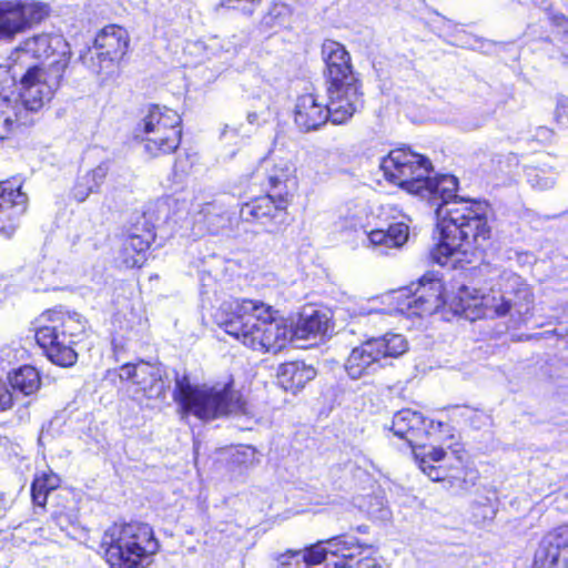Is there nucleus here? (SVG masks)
Returning a JSON list of instances; mask_svg holds the SVG:
<instances>
[{
    "instance_id": "obj_35",
    "label": "nucleus",
    "mask_w": 568,
    "mask_h": 568,
    "mask_svg": "<svg viewBox=\"0 0 568 568\" xmlns=\"http://www.w3.org/2000/svg\"><path fill=\"white\" fill-rule=\"evenodd\" d=\"M197 216L200 222L207 223V230L210 232H215L220 224L225 221L221 209L217 210L213 203L202 204L197 211Z\"/></svg>"
},
{
    "instance_id": "obj_37",
    "label": "nucleus",
    "mask_w": 568,
    "mask_h": 568,
    "mask_svg": "<svg viewBox=\"0 0 568 568\" xmlns=\"http://www.w3.org/2000/svg\"><path fill=\"white\" fill-rule=\"evenodd\" d=\"M261 0H222L220 6L239 10L251 16Z\"/></svg>"
},
{
    "instance_id": "obj_16",
    "label": "nucleus",
    "mask_w": 568,
    "mask_h": 568,
    "mask_svg": "<svg viewBox=\"0 0 568 568\" xmlns=\"http://www.w3.org/2000/svg\"><path fill=\"white\" fill-rule=\"evenodd\" d=\"M326 93V104L333 124L346 123L364 105L363 92L356 77L328 83Z\"/></svg>"
},
{
    "instance_id": "obj_3",
    "label": "nucleus",
    "mask_w": 568,
    "mask_h": 568,
    "mask_svg": "<svg viewBox=\"0 0 568 568\" xmlns=\"http://www.w3.org/2000/svg\"><path fill=\"white\" fill-rule=\"evenodd\" d=\"M230 308L232 315L221 325L229 335L253 351L277 353L293 338L285 320L274 317L272 307L263 302L236 301Z\"/></svg>"
},
{
    "instance_id": "obj_21",
    "label": "nucleus",
    "mask_w": 568,
    "mask_h": 568,
    "mask_svg": "<svg viewBox=\"0 0 568 568\" xmlns=\"http://www.w3.org/2000/svg\"><path fill=\"white\" fill-rule=\"evenodd\" d=\"M294 121L304 132L317 130L331 121L327 104L313 93L303 94L297 98Z\"/></svg>"
},
{
    "instance_id": "obj_32",
    "label": "nucleus",
    "mask_w": 568,
    "mask_h": 568,
    "mask_svg": "<svg viewBox=\"0 0 568 568\" xmlns=\"http://www.w3.org/2000/svg\"><path fill=\"white\" fill-rule=\"evenodd\" d=\"M408 235V225L404 222H398L390 224L386 231L381 229L373 230L367 234V237L374 246L400 247L407 242Z\"/></svg>"
},
{
    "instance_id": "obj_41",
    "label": "nucleus",
    "mask_w": 568,
    "mask_h": 568,
    "mask_svg": "<svg viewBox=\"0 0 568 568\" xmlns=\"http://www.w3.org/2000/svg\"><path fill=\"white\" fill-rule=\"evenodd\" d=\"M37 477L43 481L44 487L49 488L50 491L59 486V477L53 473H42Z\"/></svg>"
},
{
    "instance_id": "obj_9",
    "label": "nucleus",
    "mask_w": 568,
    "mask_h": 568,
    "mask_svg": "<svg viewBox=\"0 0 568 568\" xmlns=\"http://www.w3.org/2000/svg\"><path fill=\"white\" fill-rule=\"evenodd\" d=\"M136 135L151 156L172 153L181 142V116L166 106L151 105L139 124Z\"/></svg>"
},
{
    "instance_id": "obj_36",
    "label": "nucleus",
    "mask_w": 568,
    "mask_h": 568,
    "mask_svg": "<svg viewBox=\"0 0 568 568\" xmlns=\"http://www.w3.org/2000/svg\"><path fill=\"white\" fill-rule=\"evenodd\" d=\"M528 175L532 187L539 190H548L552 187L556 180L554 173L546 174L544 171L537 169L531 170Z\"/></svg>"
},
{
    "instance_id": "obj_44",
    "label": "nucleus",
    "mask_w": 568,
    "mask_h": 568,
    "mask_svg": "<svg viewBox=\"0 0 568 568\" xmlns=\"http://www.w3.org/2000/svg\"><path fill=\"white\" fill-rule=\"evenodd\" d=\"M10 503L4 496L3 493L0 491V518H2L6 511L9 509Z\"/></svg>"
},
{
    "instance_id": "obj_33",
    "label": "nucleus",
    "mask_w": 568,
    "mask_h": 568,
    "mask_svg": "<svg viewBox=\"0 0 568 568\" xmlns=\"http://www.w3.org/2000/svg\"><path fill=\"white\" fill-rule=\"evenodd\" d=\"M9 382L14 390L28 396L34 394L41 385L39 372L30 365H24L9 376Z\"/></svg>"
},
{
    "instance_id": "obj_14",
    "label": "nucleus",
    "mask_w": 568,
    "mask_h": 568,
    "mask_svg": "<svg viewBox=\"0 0 568 568\" xmlns=\"http://www.w3.org/2000/svg\"><path fill=\"white\" fill-rule=\"evenodd\" d=\"M14 61H24L28 57L41 60L39 67L64 73L70 61L68 42L59 34H38L24 40L16 49Z\"/></svg>"
},
{
    "instance_id": "obj_47",
    "label": "nucleus",
    "mask_w": 568,
    "mask_h": 568,
    "mask_svg": "<svg viewBox=\"0 0 568 568\" xmlns=\"http://www.w3.org/2000/svg\"><path fill=\"white\" fill-rule=\"evenodd\" d=\"M229 130H231V128H230V125H229V124H226V125L224 126V129H223V131H222L221 135H222V136H225V135L227 134Z\"/></svg>"
},
{
    "instance_id": "obj_17",
    "label": "nucleus",
    "mask_w": 568,
    "mask_h": 568,
    "mask_svg": "<svg viewBox=\"0 0 568 568\" xmlns=\"http://www.w3.org/2000/svg\"><path fill=\"white\" fill-rule=\"evenodd\" d=\"M121 382L131 383L136 399L140 396L149 399L162 398L165 395L166 385L162 377V369L150 363L124 364L118 369Z\"/></svg>"
},
{
    "instance_id": "obj_4",
    "label": "nucleus",
    "mask_w": 568,
    "mask_h": 568,
    "mask_svg": "<svg viewBox=\"0 0 568 568\" xmlns=\"http://www.w3.org/2000/svg\"><path fill=\"white\" fill-rule=\"evenodd\" d=\"M230 308L232 315L221 325L229 335L253 351L277 353L293 338L285 320L274 317L272 307L263 302L236 301Z\"/></svg>"
},
{
    "instance_id": "obj_29",
    "label": "nucleus",
    "mask_w": 568,
    "mask_h": 568,
    "mask_svg": "<svg viewBox=\"0 0 568 568\" xmlns=\"http://www.w3.org/2000/svg\"><path fill=\"white\" fill-rule=\"evenodd\" d=\"M316 376L312 366L302 362L285 363L280 367L278 382L283 388L295 393Z\"/></svg>"
},
{
    "instance_id": "obj_49",
    "label": "nucleus",
    "mask_w": 568,
    "mask_h": 568,
    "mask_svg": "<svg viewBox=\"0 0 568 568\" xmlns=\"http://www.w3.org/2000/svg\"><path fill=\"white\" fill-rule=\"evenodd\" d=\"M263 21H264L265 23H268V22H267V17H264Z\"/></svg>"
},
{
    "instance_id": "obj_2",
    "label": "nucleus",
    "mask_w": 568,
    "mask_h": 568,
    "mask_svg": "<svg viewBox=\"0 0 568 568\" xmlns=\"http://www.w3.org/2000/svg\"><path fill=\"white\" fill-rule=\"evenodd\" d=\"M63 72L30 67L20 81L19 99L14 97V75L6 65H0V140L12 131L17 123L28 124V112L39 111L59 89Z\"/></svg>"
},
{
    "instance_id": "obj_10",
    "label": "nucleus",
    "mask_w": 568,
    "mask_h": 568,
    "mask_svg": "<svg viewBox=\"0 0 568 568\" xmlns=\"http://www.w3.org/2000/svg\"><path fill=\"white\" fill-rule=\"evenodd\" d=\"M371 548L354 536L341 535L293 550V554L307 567L324 564V568H353L354 559Z\"/></svg>"
},
{
    "instance_id": "obj_22",
    "label": "nucleus",
    "mask_w": 568,
    "mask_h": 568,
    "mask_svg": "<svg viewBox=\"0 0 568 568\" xmlns=\"http://www.w3.org/2000/svg\"><path fill=\"white\" fill-rule=\"evenodd\" d=\"M270 164L268 160H264L262 163L270 186L268 191L275 195L281 194L291 202L297 189L294 166L284 160L273 163L272 166Z\"/></svg>"
},
{
    "instance_id": "obj_6",
    "label": "nucleus",
    "mask_w": 568,
    "mask_h": 568,
    "mask_svg": "<svg viewBox=\"0 0 568 568\" xmlns=\"http://www.w3.org/2000/svg\"><path fill=\"white\" fill-rule=\"evenodd\" d=\"M175 400L200 419H213L244 410L245 403L230 384L194 386L186 376L176 377Z\"/></svg>"
},
{
    "instance_id": "obj_11",
    "label": "nucleus",
    "mask_w": 568,
    "mask_h": 568,
    "mask_svg": "<svg viewBox=\"0 0 568 568\" xmlns=\"http://www.w3.org/2000/svg\"><path fill=\"white\" fill-rule=\"evenodd\" d=\"M381 170L389 182L409 193L422 194L433 165L426 156L408 148H398L382 160Z\"/></svg>"
},
{
    "instance_id": "obj_38",
    "label": "nucleus",
    "mask_w": 568,
    "mask_h": 568,
    "mask_svg": "<svg viewBox=\"0 0 568 568\" xmlns=\"http://www.w3.org/2000/svg\"><path fill=\"white\" fill-rule=\"evenodd\" d=\"M49 493V488H45L43 481L36 476L31 486V495L33 503L39 507H43L47 503Z\"/></svg>"
},
{
    "instance_id": "obj_39",
    "label": "nucleus",
    "mask_w": 568,
    "mask_h": 568,
    "mask_svg": "<svg viewBox=\"0 0 568 568\" xmlns=\"http://www.w3.org/2000/svg\"><path fill=\"white\" fill-rule=\"evenodd\" d=\"M277 564L278 568H315L303 566L302 560L297 559V557L293 554V550L281 554L277 557Z\"/></svg>"
},
{
    "instance_id": "obj_23",
    "label": "nucleus",
    "mask_w": 568,
    "mask_h": 568,
    "mask_svg": "<svg viewBox=\"0 0 568 568\" xmlns=\"http://www.w3.org/2000/svg\"><path fill=\"white\" fill-rule=\"evenodd\" d=\"M458 181L454 175L443 174L425 179L422 196H429L437 207H452L456 202H466L469 199L458 197L456 191Z\"/></svg>"
},
{
    "instance_id": "obj_25",
    "label": "nucleus",
    "mask_w": 568,
    "mask_h": 568,
    "mask_svg": "<svg viewBox=\"0 0 568 568\" xmlns=\"http://www.w3.org/2000/svg\"><path fill=\"white\" fill-rule=\"evenodd\" d=\"M506 287L510 300L509 314L526 320L531 315L534 294L530 286L520 276L509 273L506 275Z\"/></svg>"
},
{
    "instance_id": "obj_27",
    "label": "nucleus",
    "mask_w": 568,
    "mask_h": 568,
    "mask_svg": "<svg viewBox=\"0 0 568 568\" xmlns=\"http://www.w3.org/2000/svg\"><path fill=\"white\" fill-rule=\"evenodd\" d=\"M329 328L326 313L317 310H304L294 329L293 338L308 339L325 335Z\"/></svg>"
},
{
    "instance_id": "obj_43",
    "label": "nucleus",
    "mask_w": 568,
    "mask_h": 568,
    "mask_svg": "<svg viewBox=\"0 0 568 568\" xmlns=\"http://www.w3.org/2000/svg\"><path fill=\"white\" fill-rule=\"evenodd\" d=\"M29 528L28 527H23V526H18L16 529H14V532H13V539L14 540H18V539H21L23 541H28L29 544H34L37 542V539L36 538H31L29 537V539H27L24 537V532L26 530H28Z\"/></svg>"
},
{
    "instance_id": "obj_12",
    "label": "nucleus",
    "mask_w": 568,
    "mask_h": 568,
    "mask_svg": "<svg viewBox=\"0 0 568 568\" xmlns=\"http://www.w3.org/2000/svg\"><path fill=\"white\" fill-rule=\"evenodd\" d=\"M440 280L425 275L417 284L392 292L387 298L394 307L389 313L423 316L437 312L444 304Z\"/></svg>"
},
{
    "instance_id": "obj_34",
    "label": "nucleus",
    "mask_w": 568,
    "mask_h": 568,
    "mask_svg": "<svg viewBox=\"0 0 568 568\" xmlns=\"http://www.w3.org/2000/svg\"><path fill=\"white\" fill-rule=\"evenodd\" d=\"M77 515L72 509H63L53 513L50 527L59 528L60 531L65 532L67 536H71L77 528Z\"/></svg>"
},
{
    "instance_id": "obj_19",
    "label": "nucleus",
    "mask_w": 568,
    "mask_h": 568,
    "mask_svg": "<svg viewBox=\"0 0 568 568\" xmlns=\"http://www.w3.org/2000/svg\"><path fill=\"white\" fill-rule=\"evenodd\" d=\"M28 196L21 185L0 183V234L11 237L17 229L16 221L26 212Z\"/></svg>"
},
{
    "instance_id": "obj_1",
    "label": "nucleus",
    "mask_w": 568,
    "mask_h": 568,
    "mask_svg": "<svg viewBox=\"0 0 568 568\" xmlns=\"http://www.w3.org/2000/svg\"><path fill=\"white\" fill-rule=\"evenodd\" d=\"M489 211L486 202L471 199L452 207H437L439 241L429 253L432 261L443 266L450 263L453 267L470 262L469 256L490 237Z\"/></svg>"
},
{
    "instance_id": "obj_40",
    "label": "nucleus",
    "mask_w": 568,
    "mask_h": 568,
    "mask_svg": "<svg viewBox=\"0 0 568 568\" xmlns=\"http://www.w3.org/2000/svg\"><path fill=\"white\" fill-rule=\"evenodd\" d=\"M555 116L559 124L568 126V100L558 101Z\"/></svg>"
},
{
    "instance_id": "obj_26",
    "label": "nucleus",
    "mask_w": 568,
    "mask_h": 568,
    "mask_svg": "<svg viewBox=\"0 0 568 568\" xmlns=\"http://www.w3.org/2000/svg\"><path fill=\"white\" fill-rule=\"evenodd\" d=\"M390 429L394 435L405 439L414 447L422 435L426 433L425 418L418 412L409 408L402 409L394 415Z\"/></svg>"
},
{
    "instance_id": "obj_28",
    "label": "nucleus",
    "mask_w": 568,
    "mask_h": 568,
    "mask_svg": "<svg viewBox=\"0 0 568 568\" xmlns=\"http://www.w3.org/2000/svg\"><path fill=\"white\" fill-rule=\"evenodd\" d=\"M153 240L151 231L129 234L122 243L121 260L126 267H139L145 261V252Z\"/></svg>"
},
{
    "instance_id": "obj_30",
    "label": "nucleus",
    "mask_w": 568,
    "mask_h": 568,
    "mask_svg": "<svg viewBox=\"0 0 568 568\" xmlns=\"http://www.w3.org/2000/svg\"><path fill=\"white\" fill-rule=\"evenodd\" d=\"M109 171L110 163L108 161H103L94 169L80 175L73 187L74 199L79 202H83L90 196V194L98 192L104 183Z\"/></svg>"
},
{
    "instance_id": "obj_42",
    "label": "nucleus",
    "mask_w": 568,
    "mask_h": 568,
    "mask_svg": "<svg viewBox=\"0 0 568 568\" xmlns=\"http://www.w3.org/2000/svg\"><path fill=\"white\" fill-rule=\"evenodd\" d=\"M12 394L7 388L6 384L0 381V410H4L11 406Z\"/></svg>"
},
{
    "instance_id": "obj_8",
    "label": "nucleus",
    "mask_w": 568,
    "mask_h": 568,
    "mask_svg": "<svg viewBox=\"0 0 568 568\" xmlns=\"http://www.w3.org/2000/svg\"><path fill=\"white\" fill-rule=\"evenodd\" d=\"M407 348V341L400 334L387 333L368 338L351 351L344 364L345 372L352 379L371 377L385 366L384 361L403 355Z\"/></svg>"
},
{
    "instance_id": "obj_48",
    "label": "nucleus",
    "mask_w": 568,
    "mask_h": 568,
    "mask_svg": "<svg viewBox=\"0 0 568 568\" xmlns=\"http://www.w3.org/2000/svg\"><path fill=\"white\" fill-rule=\"evenodd\" d=\"M357 530H358L359 532L365 534V532L367 531V527H366V526H359V527H357Z\"/></svg>"
},
{
    "instance_id": "obj_7",
    "label": "nucleus",
    "mask_w": 568,
    "mask_h": 568,
    "mask_svg": "<svg viewBox=\"0 0 568 568\" xmlns=\"http://www.w3.org/2000/svg\"><path fill=\"white\" fill-rule=\"evenodd\" d=\"M85 331V321L78 313L51 312L48 323L36 332V339L47 357L55 365L72 366L78 358L75 338Z\"/></svg>"
},
{
    "instance_id": "obj_15",
    "label": "nucleus",
    "mask_w": 568,
    "mask_h": 568,
    "mask_svg": "<svg viewBox=\"0 0 568 568\" xmlns=\"http://www.w3.org/2000/svg\"><path fill=\"white\" fill-rule=\"evenodd\" d=\"M49 14L48 4L39 1L0 2V40H12Z\"/></svg>"
},
{
    "instance_id": "obj_46",
    "label": "nucleus",
    "mask_w": 568,
    "mask_h": 568,
    "mask_svg": "<svg viewBox=\"0 0 568 568\" xmlns=\"http://www.w3.org/2000/svg\"><path fill=\"white\" fill-rule=\"evenodd\" d=\"M261 114L256 111H251L246 115V120L250 124H260Z\"/></svg>"
},
{
    "instance_id": "obj_20",
    "label": "nucleus",
    "mask_w": 568,
    "mask_h": 568,
    "mask_svg": "<svg viewBox=\"0 0 568 568\" xmlns=\"http://www.w3.org/2000/svg\"><path fill=\"white\" fill-rule=\"evenodd\" d=\"M291 202L286 201L281 194L268 193L245 203L240 211V215L244 221H260L266 223L277 219H283L286 209Z\"/></svg>"
},
{
    "instance_id": "obj_5",
    "label": "nucleus",
    "mask_w": 568,
    "mask_h": 568,
    "mask_svg": "<svg viewBox=\"0 0 568 568\" xmlns=\"http://www.w3.org/2000/svg\"><path fill=\"white\" fill-rule=\"evenodd\" d=\"M101 547L111 568H146L160 545L150 525L132 521L109 527Z\"/></svg>"
},
{
    "instance_id": "obj_31",
    "label": "nucleus",
    "mask_w": 568,
    "mask_h": 568,
    "mask_svg": "<svg viewBox=\"0 0 568 568\" xmlns=\"http://www.w3.org/2000/svg\"><path fill=\"white\" fill-rule=\"evenodd\" d=\"M416 462L422 471L427 475L432 480H444L447 476V469L443 466H435L434 463H439L445 459L446 452L442 447H419V452L414 450Z\"/></svg>"
},
{
    "instance_id": "obj_24",
    "label": "nucleus",
    "mask_w": 568,
    "mask_h": 568,
    "mask_svg": "<svg viewBox=\"0 0 568 568\" xmlns=\"http://www.w3.org/2000/svg\"><path fill=\"white\" fill-rule=\"evenodd\" d=\"M322 54L327 68L328 83L356 77L352 70L351 57L341 43L326 40L322 47Z\"/></svg>"
},
{
    "instance_id": "obj_45",
    "label": "nucleus",
    "mask_w": 568,
    "mask_h": 568,
    "mask_svg": "<svg viewBox=\"0 0 568 568\" xmlns=\"http://www.w3.org/2000/svg\"><path fill=\"white\" fill-rule=\"evenodd\" d=\"M358 565L364 566L365 568H382V566L377 564L375 559L371 558L359 560Z\"/></svg>"
},
{
    "instance_id": "obj_13",
    "label": "nucleus",
    "mask_w": 568,
    "mask_h": 568,
    "mask_svg": "<svg viewBox=\"0 0 568 568\" xmlns=\"http://www.w3.org/2000/svg\"><path fill=\"white\" fill-rule=\"evenodd\" d=\"M129 41L125 29L115 24L106 26L95 36L93 47L80 58L94 73H108L126 53Z\"/></svg>"
},
{
    "instance_id": "obj_18",
    "label": "nucleus",
    "mask_w": 568,
    "mask_h": 568,
    "mask_svg": "<svg viewBox=\"0 0 568 568\" xmlns=\"http://www.w3.org/2000/svg\"><path fill=\"white\" fill-rule=\"evenodd\" d=\"M506 275L500 277L498 288L493 287L489 293L481 296L471 295L467 287L460 290L458 294L459 304L456 306V313H466L468 310L483 307L484 311L478 312L477 316H487L490 313L496 316H505L509 314V297L506 287Z\"/></svg>"
}]
</instances>
